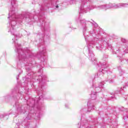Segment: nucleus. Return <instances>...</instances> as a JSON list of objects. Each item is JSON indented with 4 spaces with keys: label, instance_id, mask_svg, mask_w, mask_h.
Wrapping results in <instances>:
<instances>
[{
    "label": "nucleus",
    "instance_id": "obj_1",
    "mask_svg": "<svg viewBox=\"0 0 128 128\" xmlns=\"http://www.w3.org/2000/svg\"><path fill=\"white\" fill-rule=\"evenodd\" d=\"M56 8H58V6L57 5V6H56Z\"/></svg>",
    "mask_w": 128,
    "mask_h": 128
}]
</instances>
